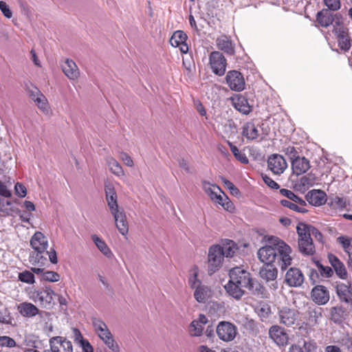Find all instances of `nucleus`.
Listing matches in <instances>:
<instances>
[{
    "mask_svg": "<svg viewBox=\"0 0 352 352\" xmlns=\"http://www.w3.org/2000/svg\"><path fill=\"white\" fill-rule=\"evenodd\" d=\"M291 253L290 246L278 237L274 236L269 237L267 244L258 250V258L263 263V265L260 268L259 275L271 289L276 290L278 287L276 280L277 267L285 270L292 264Z\"/></svg>",
    "mask_w": 352,
    "mask_h": 352,
    "instance_id": "1",
    "label": "nucleus"
},
{
    "mask_svg": "<svg viewBox=\"0 0 352 352\" xmlns=\"http://www.w3.org/2000/svg\"><path fill=\"white\" fill-rule=\"evenodd\" d=\"M252 278L249 272L239 267H233L229 272V280L224 288L230 296L240 300L245 294L243 288H248Z\"/></svg>",
    "mask_w": 352,
    "mask_h": 352,
    "instance_id": "2",
    "label": "nucleus"
},
{
    "mask_svg": "<svg viewBox=\"0 0 352 352\" xmlns=\"http://www.w3.org/2000/svg\"><path fill=\"white\" fill-rule=\"evenodd\" d=\"M34 251L30 255V262L33 265L44 266L47 263L48 241L41 232H36L30 239Z\"/></svg>",
    "mask_w": 352,
    "mask_h": 352,
    "instance_id": "3",
    "label": "nucleus"
},
{
    "mask_svg": "<svg viewBox=\"0 0 352 352\" xmlns=\"http://www.w3.org/2000/svg\"><path fill=\"white\" fill-rule=\"evenodd\" d=\"M223 258V253L220 249V245H214L209 248L208 272L210 275L213 274L221 267Z\"/></svg>",
    "mask_w": 352,
    "mask_h": 352,
    "instance_id": "4",
    "label": "nucleus"
},
{
    "mask_svg": "<svg viewBox=\"0 0 352 352\" xmlns=\"http://www.w3.org/2000/svg\"><path fill=\"white\" fill-rule=\"evenodd\" d=\"M54 292L50 287H45L31 293L30 298L36 303L44 308H50L52 306Z\"/></svg>",
    "mask_w": 352,
    "mask_h": 352,
    "instance_id": "5",
    "label": "nucleus"
},
{
    "mask_svg": "<svg viewBox=\"0 0 352 352\" xmlns=\"http://www.w3.org/2000/svg\"><path fill=\"white\" fill-rule=\"evenodd\" d=\"M333 33L336 36L338 47L344 52H348L352 45V40L349 35V30L347 28L342 25L334 27Z\"/></svg>",
    "mask_w": 352,
    "mask_h": 352,
    "instance_id": "6",
    "label": "nucleus"
},
{
    "mask_svg": "<svg viewBox=\"0 0 352 352\" xmlns=\"http://www.w3.org/2000/svg\"><path fill=\"white\" fill-rule=\"evenodd\" d=\"M209 64L214 74L219 76L224 75L227 63L222 53L219 51L211 52L209 56Z\"/></svg>",
    "mask_w": 352,
    "mask_h": 352,
    "instance_id": "7",
    "label": "nucleus"
},
{
    "mask_svg": "<svg viewBox=\"0 0 352 352\" xmlns=\"http://www.w3.org/2000/svg\"><path fill=\"white\" fill-rule=\"evenodd\" d=\"M216 332L220 340L229 342L235 338L237 328L230 322L221 321L216 327Z\"/></svg>",
    "mask_w": 352,
    "mask_h": 352,
    "instance_id": "8",
    "label": "nucleus"
},
{
    "mask_svg": "<svg viewBox=\"0 0 352 352\" xmlns=\"http://www.w3.org/2000/svg\"><path fill=\"white\" fill-rule=\"evenodd\" d=\"M226 83L233 91H241L245 89V82L242 74L236 70H231L227 73Z\"/></svg>",
    "mask_w": 352,
    "mask_h": 352,
    "instance_id": "9",
    "label": "nucleus"
},
{
    "mask_svg": "<svg viewBox=\"0 0 352 352\" xmlns=\"http://www.w3.org/2000/svg\"><path fill=\"white\" fill-rule=\"evenodd\" d=\"M267 167L274 175H280L287 168V164L281 155L272 154L267 158Z\"/></svg>",
    "mask_w": 352,
    "mask_h": 352,
    "instance_id": "10",
    "label": "nucleus"
},
{
    "mask_svg": "<svg viewBox=\"0 0 352 352\" xmlns=\"http://www.w3.org/2000/svg\"><path fill=\"white\" fill-rule=\"evenodd\" d=\"M49 342L52 352H73L72 342L64 337H52Z\"/></svg>",
    "mask_w": 352,
    "mask_h": 352,
    "instance_id": "11",
    "label": "nucleus"
},
{
    "mask_svg": "<svg viewBox=\"0 0 352 352\" xmlns=\"http://www.w3.org/2000/svg\"><path fill=\"white\" fill-rule=\"evenodd\" d=\"M311 295L312 300L318 305L327 304L330 298L327 288L320 285L315 286L311 289Z\"/></svg>",
    "mask_w": 352,
    "mask_h": 352,
    "instance_id": "12",
    "label": "nucleus"
},
{
    "mask_svg": "<svg viewBox=\"0 0 352 352\" xmlns=\"http://www.w3.org/2000/svg\"><path fill=\"white\" fill-rule=\"evenodd\" d=\"M305 278L301 270L297 267H291L285 274V281L290 287H298L302 285Z\"/></svg>",
    "mask_w": 352,
    "mask_h": 352,
    "instance_id": "13",
    "label": "nucleus"
},
{
    "mask_svg": "<svg viewBox=\"0 0 352 352\" xmlns=\"http://www.w3.org/2000/svg\"><path fill=\"white\" fill-rule=\"evenodd\" d=\"M188 36L182 30L175 31L170 38V43L174 47H179L182 54H186L188 51V46L186 44Z\"/></svg>",
    "mask_w": 352,
    "mask_h": 352,
    "instance_id": "14",
    "label": "nucleus"
},
{
    "mask_svg": "<svg viewBox=\"0 0 352 352\" xmlns=\"http://www.w3.org/2000/svg\"><path fill=\"white\" fill-rule=\"evenodd\" d=\"M336 291L340 300L352 307V283L349 285L342 283H338Z\"/></svg>",
    "mask_w": 352,
    "mask_h": 352,
    "instance_id": "15",
    "label": "nucleus"
},
{
    "mask_svg": "<svg viewBox=\"0 0 352 352\" xmlns=\"http://www.w3.org/2000/svg\"><path fill=\"white\" fill-rule=\"evenodd\" d=\"M208 322L206 316L200 314L196 320H193L189 325L188 331L191 336L199 337L201 336L204 331V325Z\"/></svg>",
    "mask_w": 352,
    "mask_h": 352,
    "instance_id": "16",
    "label": "nucleus"
},
{
    "mask_svg": "<svg viewBox=\"0 0 352 352\" xmlns=\"http://www.w3.org/2000/svg\"><path fill=\"white\" fill-rule=\"evenodd\" d=\"M111 213L114 218L116 228L120 233L122 235L126 234L129 231V227L124 210L118 208L111 212Z\"/></svg>",
    "mask_w": 352,
    "mask_h": 352,
    "instance_id": "17",
    "label": "nucleus"
},
{
    "mask_svg": "<svg viewBox=\"0 0 352 352\" xmlns=\"http://www.w3.org/2000/svg\"><path fill=\"white\" fill-rule=\"evenodd\" d=\"M216 45L218 50L223 51L228 55H234L235 52V45L230 37L222 34L216 39Z\"/></svg>",
    "mask_w": 352,
    "mask_h": 352,
    "instance_id": "18",
    "label": "nucleus"
},
{
    "mask_svg": "<svg viewBox=\"0 0 352 352\" xmlns=\"http://www.w3.org/2000/svg\"><path fill=\"white\" fill-rule=\"evenodd\" d=\"M61 68L65 75L71 80H77L80 76V71L78 66L71 59H66L62 64Z\"/></svg>",
    "mask_w": 352,
    "mask_h": 352,
    "instance_id": "19",
    "label": "nucleus"
},
{
    "mask_svg": "<svg viewBox=\"0 0 352 352\" xmlns=\"http://www.w3.org/2000/svg\"><path fill=\"white\" fill-rule=\"evenodd\" d=\"M306 200L312 206H320L327 201V195L321 190H312L306 195Z\"/></svg>",
    "mask_w": 352,
    "mask_h": 352,
    "instance_id": "20",
    "label": "nucleus"
},
{
    "mask_svg": "<svg viewBox=\"0 0 352 352\" xmlns=\"http://www.w3.org/2000/svg\"><path fill=\"white\" fill-rule=\"evenodd\" d=\"M278 316L280 322L287 327L293 325L296 320V311L287 307L279 310Z\"/></svg>",
    "mask_w": 352,
    "mask_h": 352,
    "instance_id": "21",
    "label": "nucleus"
},
{
    "mask_svg": "<svg viewBox=\"0 0 352 352\" xmlns=\"http://www.w3.org/2000/svg\"><path fill=\"white\" fill-rule=\"evenodd\" d=\"M270 336L280 346H284L288 342V336L280 327L272 326L269 331Z\"/></svg>",
    "mask_w": 352,
    "mask_h": 352,
    "instance_id": "22",
    "label": "nucleus"
},
{
    "mask_svg": "<svg viewBox=\"0 0 352 352\" xmlns=\"http://www.w3.org/2000/svg\"><path fill=\"white\" fill-rule=\"evenodd\" d=\"M329 262L333 267L336 272V275L341 279H346L347 278V272L344 263L333 254H328Z\"/></svg>",
    "mask_w": 352,
    "mask_h": 352,
    "instance_id": "23",
    "label": "nucleus"
},
{
    "mask_svg": "<svg viewBox=\"0 0 352 352\" xmlns=\"http://www.w3.org/2000/svg\"><path fill=\"white\" fill-rule=\"evenodd\" d=\"M104 191L110 212H113L119 208L117 201V194L113 186L111 184H105Z\"/></svg>",
    "mask_w": 352,
    "mask_h": 352,
    "instance_id": "24",
    "label": "nucleus"
},
{
    "mask_svg": "<svg viewBox=\"0 0 352 352\" xmlns=\"http://www.w3.org/2000/svg\"><path fill=\"white\" fill-rule=\"evenodd\" d=\"M299 252L305 256L314 255L316 250L311 237L298 239Z\"/></svg>",
    "mask_w": 352,
    "mask_h": 352,
    "instance_id": "25",
    "label": "nucleus"
},
{
    "mask_svg": "<svg viewBox=\"0 0 352 352\" xmlns=\"http://www.w3.org/2000/svg\"><path fill=\"white\" fill-rule=\"evenodd\" d=\"M19 313L25 318H32L38 314L39 309L32 303L23 302L17 305Z\"/></svg>",
    "mask_w": 352,
    "mask_h": 352,
    "instance_id": "26",
    "label": "nucleus"
},
{
    "mask_svg": "<svg viewBox=\"0 0 352 352\" xmlns=\"http://www.w3.org/2000/svg\"><path fill=\"white\" fill-rule=\"evenodd\" d=\"M292 168L294 174L296 175H302L310 168L309 161L305 157H299L296 160L292 161Z\"/></svg>",
    "mask_w": 352,
    "mask_h": 352,
    "instance_id": "27",
    "label": "nucleus"
},
{
    "mask_svg": "<svg viewBox=\"0 0 352 352\" xmlns=\"http://www.w3.org/2000/svg\"><path fill=\"white\" fill-rule=\"evenodd\" d=\"M98 336L111 351L113 352H120V346L109 330L100 333Z\"/></svg>",
    "mask_w": 352,
    "mask_h": 352,
    "instance_id": "28",
    "label": "nucleus"
},
{
    "mask_svg": "<svg viewBox=\"0 0 352 352\" xmlns=\"http://www.w3.org/2000/svg\"><path fill=\"white\" fill-rule=\"evenodd\" d=\"M253 295L260 298H267L268 294L265 287L258 280L252 278V283L247 288Z\"/></svg>",
    "mask_w": 352,
    "mask_h": 352,
    "instance_id": "29",
    "label": "nucleus"
},
{
    "mask_svg": "<svg viewBox=\"0 0 352 352\" xmlns=\"http://www.w3.org/2000/svg\"><path fill=\"white\" fill-rule=\"evenodd\" d=\"M222 137L225 139H233L237 136L238 129L236 124L232 120H229L222 125Z\"/></svg>",
    "mask_w": 352,
    "mask_h": 352,
    "instance_id": "30",
    "label": "nucleus"
},
{
    "mask_svg": "<svg viewBox=\"0 0 352 352\" xmlns=\"http://www.w3.org/2000/svg\"><path fill=\"white\" fill-rule=\"evenodd\" d=\"M232 104L236 110H250V105L245 96L241 94H235L231 98Z\"/></svg>",
    "mask_w": 352,
    "mask_h": 352,
    "instance_id": "31",
    "label": "nucleus"
},
{
    "mask_svg": "<svg viewBox=\"0 0 352 352\" xmlns=\"http://www.w3.org/2000/svg\"><path fill=\"white\" fill-rule=\"evenodd\" d=\"M242 135L249 140H254L258 138L259 132L254 123L246 122L243 126Z\"/></svg>",
    "mask_w": 352,
    "mask_h": 352,
    "instance_id": "32",
    "label": "nucleus"
},
{
    "mask_svg": "<svg viewBox=\"0 0 352 352\" xmlns=\"http://www.w3.org/2000/svg\"><path fill=\"white\" fill-rule=\"evenodd\" d=\"M346 316V309L342 306L333 307L330 311V320L336 324H340Z\"/></svg>",
    "mask_w": 352,
    "mask_h": 352,
    "instance_id": "33",
    "label": "nucleus"
},
{
    "mask_svg": "<svg viewBox=\"0 0 352 352\" xmlns=\"http://www.w3.org/2000/svg\"><path fill=\"white\" fill-rule=\"evenodd\" d=\"M220 249L222 250L223 257L231 258L234 256L236 251L238 250L237 245L234 241L230 239H226L222 245H220Z\"/></svg>",
    "mask_w": 352,
    "mask_h": 352,
    "instance_id": "34",
    "label": "nucleus"
},
{
    "mask_svg": "<svg viewBox=\"0 0 352 352\" xmlns=\"http://www.w3.org/2000/svg\"><path fill=\"white\" fill-rule=\"evenodd\" d=\"M210 289L208 287L199 284L194 292V297L199 302H205L210 296Z\"/></svg>",
    "mask_w": 352,
    "mask_h": 352,
    "instance_id": "35",
    "label": "nucleus"
},
{
    "mask_svg": "<svg viewBox=\"0 0 352 352\" xmlns=\"http://www.w3.org/2000/svg\"><path fill=\"white\" fill-rule=\"evenodd\" d=\"M318 23L324 28H327L333 22V15L327 10L318 12L317 14Z\"/></svg>",
    "mask_w": 352,
    "mask_h": 352,
    "instance_id": "36",
    "label": "nucleus"
},
{
    "mask_svg": "<svg viewBox=\"0 0 352 352\" xmlns=\"http://www.w3.org/2000/svg\"><path fill=\"white\" fill-rule=\"evenodd\" d=\"M91 239L98 248V249L107 257L111 258L113 256V253L110 248L107 246V243L104 240L100 238L96 234H93Z\"/></svg>",
    "mask_w": 352,
    "mask_h": 352,
    "instance_id": "37",
    "label": "nucleus"
},
{
    "mask_svg": "<svg viewBox=\"0 0 352 352\" xmlns=\"http://www.w3.org/2000/svg\"><path fill=\"white\" fill-rule=\"evenodd\" d=\"M106 162L109 168L110 171L118 177H121L124 175V170L119 162L112 157H108L106 159Z\"/></svg>",
    "mask_w": 352,
    "mask_h": 352,
    "instance_id": "38",
    "label": "nucleus"
},
{
    "mask_svg": "<svg viewBox=\"0 0 352 352\" xmlns=\"http://www.w3.org/2000/svg\"><path fill=\"white\" fill-rule=\"evenodd\" d=\"M307 314L309 322L312 325H317L320 323V319L322 317V309L321 307L309 308Z\"/></svg>",
    "mask_w": 352,
    "mask_h": 352,
    "instance_id": "39",
    "label": "nucleus"
},
{
    "mask_svg": "<svg viewBox=\"0 0 352 352\" xmlns=\"http://www.w3.org/2000/svg\"><path fill=\"white\" fill-rule=\"evenodd\" d=\"M0 211L6 215H13L14 213H19L18 208H14L12 203L5 199L0 198Z\"/></svg>",
    "mask_w": 352,
    "mask_h": 352,
    "instance_id": "40",
    "label": "nucleus"
},
{
    "mask_svg": "<svg viewBox=\"0 0 352 352\" xmlns=\"http://www.w3.org/2000/svg\"><path fill=\"white\" fill-rule=\"evenodd\" d=\"M31 96L39 109H45L46 108L47 100L38 89L35 88L34 91H31Z\"/></svg>",
    "mask_w": 352,
    "mask_h": 352,
    "instance_id": "41",
    "label": "nucleus"
},
{
    "mask_svg": "<svg viewBox=\"0 0 352 352\" xmlns=\"http://www.w3.org/2000/svg\"><path fill=\"white\" fill-rule=\"evenodd\" d=\"M280 203L283 206L300 213H306L307 212V210L305 208L306 205L298 204L287 199H281Z\"/></svg>",
    "mask_w": 352,
    "mask_h": 352,
    "instance_id": "42",
    "label": "nucleus"
},
{
    "mask_svg": "<svg viewBox=\"0 0 352 352\" xmlns=\"http://www.w3.org/2000/svg\"><path fill=\"white\" fill-rule=\"evenodd\" d=\"M280 193L283 196L287 197L288 199L287 200L294 201L295 203H297L298 204L307 205L304 199L296 195L293 191L290 190L282 188L280 190Z\"/></svg>",
    "mask_w": 352,
    "mask_h": 352,
    "instance_id": "43",
    "label": "nucleus"
},
{
    "mask_svg": "<svg viewBox=\"0 0 352 352\" xmlns=\"http://www.w3.org/2000/svg\"><path fill=\"white\" fill-rule=\"evenodd\" d=\"M203 186L206 192L210 195L212 200L215 201L214 197H218V192H222L221 188L216 185H211L209 182H204Z\"/></svg>",
    "mask_w": 352,
    "mask_h": 352,
    "instance_id": "44",
    "label": "nucleus"
},
{
    "mask_svg": "<svg viewBox=\"0 0 352 352\" xmlns=\"http://www.w3.org/2000/svg\"><path fill=\"white\" fill-rule=\"evenodd\" d=\"M227 143L229 145L230 150L232 153H233L234 157L243 164H248V159L246 157V155L244 153H242L238 148L234 146L232 142H230L229 140H227Z\"/></svg>",
    "mask_w": 352,
    "mask_h": 352,
    "instance_id": "45",
    "label": "nucleus"
},
{
    "mask_svg": "<svg viewBox=\"0 0 352 352\" xmlns=\"http://www.w3.org/2000/svg\"><path fill=\"white\" fill-rule=\"evenodd\" d=\"M314 262L322 277L330 278L333 276V271L331 267L324 266L319 261L314 260Z\"/></svg>",
    "mask_w": 352,
    "mask_h": 352,
    "instance_id": "46",
    "label": "nucleus"
},
{
    "mask_svg": "<svg viewBox=\"0 0 352 352\" xmlns=\"http://www.w3.org/2000/svg\"><path fill=\"white\" fill-rule=\"evenodd\" d=\"M310 227H311V225L300 223L296 227L298 238L306 239L310 237Z\"/></svg>",
    "mask_w": 352,
    "mask_h": 352,
    "instance_id": "47",
    "label": "nucleus"
},
{
    "mask_svg": "<svg viewBox=\"0 0 352 352\" xmlns=\"http://www.w3.org/2000/svg\"><path fill=\"white\" fill-rule=\"evenodd\" d=\"M0 323L10 324L12 327L16 326L14 318L11 316L10 311L7 309L3 311H0Z\"/></svg>",
    "mask_w": 352,
    "mask_h": 352,
    "instance_id": "48",
    "label": "nucleus"
},
{
    "mask_svg": "<svg viewBox=\"0 0 352 352\" xmlns=\"http://www.w3.org/2000/svg\"><path fill=\"white\" fill-rule=\"evenodd\" d=\"M60 276L57 272L49 270H45L43 273L42 280L55 283L60 280Z\"/></svg>",
    "mask_w": 352,
    "mask_h": 352,
    "instance_id": "49",
    "label": "nucleus"
},
{
    "mask_svg": "<svg viewBox=\"0 0 352 352\" xmlns=\"http://www.w3.org/2000/svg\"><path fill=\"white\" fill-rule=\"evenodd\" d=\"M92 324L98 336L100 333L109 330L106 324L100 318H94L92 319Z\"/></svg>",
    "mask_w": 352,
    "mask_h": 352,
    "instance_id": "50",
    "label": "nucleus"
},
{
    "mask_svg": "<svg viewBox=\"0 0 352 352\" xmlns=\"http://www.w3.org/2000/svg\"><path fill=\"white\" fill-rule=\"evenodd\" d=\"M18 278L20 281L28 284L34 283V275L32 272L25 270L19 274Z\"/></svg>",
    "mask_w": 352,
    "mask_h": 352,
    "instance_id": "51",
    "label": "nucleus"
},
{
    "mask_svg": "<svg viewBox=\"0 0 352 352\" xmlns=\"http://www.w3.org/2000/svg\"><path fill=\"white\" fill-rule=\"evenodd\" d=\"M16 346L15 340L8 336H0V346L3 348H13Z\"/></svg>",
    "mask_w": 352,
    "mask_h": 352,
    "instance_id": "52",
    "label": "nucleus"
},
{
    "mask_svg": "<svg viewBox=\"0 0 352 352\" xmlns=\"http://www.w3.org/2000/svg\"><path fill=\"white\" fill-rule=\"evenodd\" d=\"M285 154L289 157L291 161V164L292 161L296 160L298 158L299 154L298 151L294 146H289L284 149Z\"/></svg>",
    "mask_w": 352,
    "mask_h": 352,
    "instance_id": "53",
    "label": "nucleus"
},
{
    "mask_svg": "<svg viewBox=\"0 0 352 352\" xmlns=\"http://www.w3.org/2000/svg\"><path fill=\"white\" fill-rule=\"evenodd\" d=\"M221 181L223 183L224 186L229 189L232 195L238 196L240 195L239 190L230 180L225 177H221Z\"/></svg>",
    "mask_w": 352,
    "mask_h": 352,
    "instance_id": "54",
    "label": "nucleus"
},
{
    "mask_svg": "<svg viewBox=\"0 0 352 352\" xmlns=\"http://www.w3.org/2000/svg\"><path fill=\"white\" fill-rule=\"evenodd\" d=\"M300 185L302 187H309L315 184V177L312 175L302 176L300 179Z\"/></svg>",
    "mask_w": 352,
    "mask_h": 352,
    "instance_id": "55",
    "label": "nucleus"
},
{
    "mask_svg": "<svg viewBox=\"0 0 352 352\" xmlns=\"http://www.w3.org/2000/svg\"><path fill=\"white\" fill-rule=\"evenodd\" d=\"M324 5L329 10L337 11L341 7L340 0H323Z\"/></svg>",
    "mask_w": 352,
    "mask_h": 352,
    "instance_id": "56",
    "label": "nucleus"
},
{
    "mask_svg": "<svg viewBox=\"0 0 352 352\" xmlns=\"http://www.w3.org/2000/svg\"><path fill=\"white\" fill-rule=\"evenodd\" d=\"M329 206L333 208H344L346 206V201L343 198L340 197H335L331 199V201L329 203Z\"/></svg>",
    "mask_w": 352,
    "mask_h": 352,
    "instance_id": "57",
    "label": "nucleus"
},
{
    "mask_svg": "<svg viewBox=\"0 0 352 352\" xmlns=\"http://www.w3.org/2000/svg\"><path fill=\"white\" fill-rule=\"evenodd\" d=\"M0 10L6 18H12V12L10 9L8 5L5 1H0Z\"/></svg>",
    "mask_w": 352,
    "mask_h": 352,
    "instance_id": "58",
    "label": "nucleus"
},
{
    "mask_svg": "<svg viewBox=\"0 0 352 352\" xmlns=\"http://www.w3.org/2000/svg\"><path fill=\"white\" fill-rule=\"evenodd\" d=\"M303 347L306 352H317V344L313 340H305Z\"/></svg>",
    "mask_w": 352,
    "mask_h": 352,
    "instance_id": "59",
    "label": "nucleus"
},
{
    "mask_svg": "<svg viewBox=\"0 0 352 352\" xmlns=\"http://www.w3.org/2000/svg\"><path fill=\"white\" fill-rule=\"evenodd\" d=\"M337 241L342 246L344 250L351 244L352 238L348 236H340L337 238Z\"/></svg>",
    "mask_w": 352,
    "mask_h": 352,
    "instance_id": "60",
    "label": "nucleus"
},
{
    "mask_svg": "<svg viewBox=\"0 0 352 352\" xmlns=\"http://www.w3.org/2000/svg\"><path fill=\"white\" fill-rule=\"evenodd\" d=\"M15 193L19 197H25L27 195V189L25 186L21 184L16 183L14 186Z\"/></svg>",
    "mask_w": 352,
    "mask_h": 352,
    "instance_id": "61",
    "label": "nucleus"
},
{
    "mask_svg": "<svg viewBox=\"0 0 352 352\" xmlns=\"http://www.w3.org/2000/svg\"><path fill=\"white\" fill-rule=\"evenodd\" d=\"M263 182L266 185L273 189L279 188L280 186L267 175H262Z\"/></svg>",
    "mask_w": 352,
    "mask_h": 352,
    "instance_id": "62",
    "label": "nucleus"
},
{
    "mask_svg": "<svg viewBox=\"0 0 352 352\" xmlns=\"http://www.w3.org/2000/svg\"><path fill=\"white\" fill-rule=\"evenodd\" d=\"M120 158L124 164L129 167H132L134 164L131 157L125 152L120 153Z\"/></svg>",
    "mask_w": 352,
    "mask_h": 352,
    "instance_id": "63",
    "label": "nucleus"
},
{
    "mask_svg": "<svg viewBox=\"0 0 352 352\" xmlns=\"http://www.w3.org/2000/svg\"><path fill=\"white\" fill-rule=\"evenodd\" d=\"M310 230V237L313 236L318 241L322 243L323 236L322 233L314 226H311L309 228Z\"/></svg>",
    "mask_w": 352,
    "mask_h": 352,
    "instance_id": "64",
    "label": "nucleus"
}]
</instances>
